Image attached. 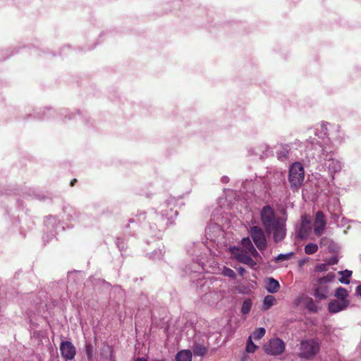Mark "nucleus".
I'll use <instances>...</instances> for the list:
<instances>
[{"label": "nucleus", "mask_w": 361, "mask_h": 361, "mask_svg": "<svg viewBox=\"0 0 361 361\" xmlns=\"http://www.w3.org/2000/svg\"><path fill=\"white\" fill-rule=\"evenodd\" d=\"M335 277L334 273H329L326 276L319 278L315 285L314 297L320 300L327 298L330 290L328 283L333 281Z\"/></svg>", "instance_id": "nucleus-2"}, {"label": "nucleus", "mask_w": 361, "mask_h": 361, "mask_svg": "<svg viewBox=\"0 0 361 361\" xmlns=\"http://www.w3.org/2000/svg\"><path fill=\"white\" fill-rule=\"evenodd\" d=\"M293 255V252H289L287 254H280L278 255V257L276 258V261H284V260H288L291 258V257Z\"/></svg>", "instance_id": "nucleus-26"}, {"label": "nucleus", "mask_w": 361, "mask_h": 361, "mask_svg": "<svg viewBox=\"0 0 361 361\" xmlns=\"http://www.w3.org/2000/svg\"><path fill=\"white\" fill-rule=\"evenodd\" d=\"M305 179V169L301 163H293L288 172V182L293 190H298L303 184Z\"/></svg>", "instance_id": "nucleus-1"}, {"label": "nucleus", "mask_w": 361, "mask_h": 361, "mask_svg": "<svg viewBox=\"0 0 361 361\" xmlns=\"http://www.w3.org/2000/svg\"><path fill=\"white\" fill-rule=\"evenodd\" d=\"M320 345L314 339L302 341L300 345L299 356L307 360H311L319 353Z\"/></svg>", "instance_id": "nucleus-3"}, {"label": "nucleus", "mask_w": 361, "mask_h": 361, "mask_svg": "<svg viewBox=\"0 0 361 361\" xmlns=\"http://www.w3.org/2000/svg\"><path fill=\"white\" fill-rule=\"evenodd\" d=\"M307 307H308L309 310L312 312L317 311V308L316 305L313 303L312 299H310V302L308 303Z\"/></svg>", "instance_id": "nucleus-30"}, {"label": "nucleus", "mask_w": 361, "mask_h": 361, "mask_svg": "<svg viewBox=\"0 0 361 361\" xmlns=\"http://www.w3.org/2000/svg\"><path fill=\"white\" fill-rule=\"evenodd\" d=\"M249 232L257 247L261 251L266 250L267 243L263 230L257 226H253Z\"/></svg>", "instance_id": "nucleus-5"}, {"label": "nucleus", "mask_w": 361, "mask_h": 361, "mask_svg": "<svg viewBox=\"0 0 361 361\" xmlns=\"http://www.w3.org/2000/svg\"><path fill=\"white\" fill-rule=\"evenodd\" d=\"M60 351L61 356L66 360H73L76 354V350L74 345L68 341H63L60 344Z\"/></svg>", "instance_id": "nucleus-9"}, {"label": "nucleus", "mask_w": 361, "mask_h": 361, "mask_svg": "<svg viewBox=\"0 0 361 361\" xmlns=\"http://www.w3.org/2000/svg\"><path fill=\"white\" fill-rule=\"evenodd\" d=\"M246 250L254 257H259V254L258 253V252L257 251V250L255 249V247H254L253 245L252 246H250Z\"/></svg>", "instance_id": "nucleus-28"}, {"label": "nucleus", "mask_w": 361, "mask_h": 361, "mask_svg": "<svg viewBox=\"0 0 361 361\" xmlns=\"http://www.w3.org/2000/svg\"><path fill=\"white\" fill-rule=\"evenodd\" d=\"M276 302L274 296L271 295H267L263 300L262 310L266 311L269 310Z\"/></svg>", "instance_id": "nucleus-14"}, {"label": "nucleus", "mask_w": 361, "mask_h": 361, "mask_svg": "<svg viewBox=\"0 0 361 361\" xmlns=\"http://www.w3.org/2000/svg\"><path fill=\"white\" fill-rule=\"evenodd\" d=\"M262 224L265 231H269L278 222H281L283 219L281 217H276L274 209L269 206H264L260 212Z\"/></svg>", "instance_id": "nucleus-4"}, {"label": "nucleus", "mask_w": 361, "mask_h": 361, "mask_svg": "<svg viewBox=\"0 0 361 361\" xmlns=\"http://www.w3.org/2000/svg\"><path fill=\"white\" fill-rule=\"evenodd\" d=\"M135 361H147V360L143 357H137L135 360Z\"/></svg>", "instance_id": "nucleus-36"}, {"label": "nucleus", "mask_w": 361, "mask_h": 361, "mask_svg": "<svg viewBox=\"0 0 361 361\" xmlns=\"http://www.w3.org/2000/svg\"><path fill=\"white\" fill-rule=\"evenodd\" d=\"M192 352L190 350H182L176 355V361H191Z\"/></svg>", "instance_id": "nucleus-13"}, {"label": "nucleus", "mask_w": 361, "mask_h": 361, "mask_svg": "<svg viewBox=\"0 0 361 361\" xmlns=\"http://www.w3.org/2000/svg\"><path fill=\"white\" fill-rule=\"evenodd\" d=\"M257 346L254 344L252 340V336H250L246 343V351L247 353H254Z\"/></svg>", "instance_id": "nucleus-23"}, {"label": "nucleus", "mask_w": 361, "mask_h": 361, "mask_svg": "<svg viewBox=\"0 0 361 361\" xmlns=\"http://www.w3.org/2000/svg\"><path fill=\"white\" fill-rule=\"evenodd\" d=\"M286 224L284 220H282L281 222H278L274 225L269 231H267L266 232L268 234L273 233L274 241L276 243H279L284 239L286 234Z\"/></svg>", "instance_id": "nucleus-7"}, {"label": "nucleus", "mask_w": 361, "mask_h": 361, "mask_svg": "<svg viewBox=\"0 0 361 361\" xmlns=\"http://www.w3.org/2000/svg\"><path fill=\"white\" fill-rule=\"evenodd\" d=\"M104 361H115L114 350L109 345L104 346Z\"/></svg>", "instance_id": "nucleus-15"}, {"label": "nucleus", "mask_w": 361, "mask_h": 361, "mask_svg": "<svg viewBox=\"0 0 361 361\" xmlns=\"http://www.w3.org/2000/svg\"><path fill=\"white\" fill-rule=\"evenodd\" d=\"M265 332L266 331L264 328H262V327L257 328L255 330V331L252 334V336H251L253 337L254 339H255V340H259L264 336Z\"/></svg>", "instance_id": "nucleus-22"}, {"label": "nucleus", "mask_w": 361, "mask_h": 361, "mask_svg": "<svg viewBox=\"0 0 361 361\" xmlns=\"http://www.w3.org/2000/svg\"><path fill=\"white\" fill-rule=\"evenodd\" d=\"M238 251L239 249L236 247L231 248L232 255H234V257L237 259L238 262L248 265L252 269H255L257 263L251 258V257L248 256L243 251Z\"/></svg>", "instance_id": "nucleus-8"}, {"label": "nucleus", "mask_w": 361, "mask_h": 361, "mask_svg": "<svg viewBox=\"0 0 361 361\" xmlns=\"http://www.w3.org/2000/svg\"><path fill=\"white\" fill-rule=\"evenodd\" d=\"M315 270H316L317 271H319V272L325 271H326V264H317V265L315 267Z\"/></svg>", "instance_id": "nucleus-29"}, {"label": "nucleus", "mask_w": 361, "mask_h": 361, "mask_svg": "<svg viewBox=\"0 0 361 361\" xmlns=\"http://www.w3.org/2000/svg\"><path fill=\"white\" fill-rule=\"evenodd\" d=\"M356 293H357V295H359L360 296H361V285H360V286H358L356 288Z\"/></svg>", "instance_id": "nucleus-34"}, {"label": "nucleus", "mask_w": 361, "mask_h": 361, "mask_svg": "<svg viewBox=\"0 0 361 361\" xmlns=\"http://www.w3.org/2000/svg\"><path fill=\"white\" fill-rule=\"evenodd\" d=\"M326 221L325 220L324 214L322 211H318L316 214L314 223V232L316 235H321L326 227Z\"/></svg>", "instance_id": "nucleus-10"}, {"label": "nucleus", "mask_w": 361, "mask_h": 361, "mask_svg": "<svg viewBox=\"0 0 361 361\" xmlns=\"http://www.w3.org/2000/svg\"><path fill=\"white\" fill-rule=\"evenodd\" d=\"M341 274L343 276L339 279L340 282L345 284H348L350 283V277L351 276L352 271L345 270V271H340Z\"/></svg>", "instance_id": "nucleus-21"}, {"label": "nucleus", "mask_w": 361, "mask_h": 361, "mask_svg": "<svg viewBox=\"0 0 361 361\" xmlns=\"http://www.w3.org/2000/svg\"><path fill=\"white\" fill-rule=\"evenodd\" d=\"M334 295L338 298V300L348 301L346 299L348 295V293L345 288L338 287L336 288Z\"/></svg>", "instance_id": "nucleus-18"}, {"label": "nucleus", "mask_w": 361, "mask_h": 361, "mask_svg": "<svg viewBox=\"0 0 361 361\" xmlns=\"http://www.w3.org/2000/svg\"><path fill=\"white\" fill-rule=\"evenodd\" d=\"M238 271L240 276H243L245 272V269L240 267L238 269Z\"/></svg>", "instance_id": "nucleus-33"}, {"label": "nucleus", "mask_w": 361, "mask_h": 361, "mask_svg": "<svg viewBox=\"0 0 361 361\" xmlns=\"http://www.w3.org/2000/svg\"><path fill=\"white\" fill-rule=\"evenodd\" d=\"M222 274L224 276H228L231 279H235L236 276L235 273L233 269L226 267H224L222 270Z\"/></svg>", "instance_id": "nucleus-24"}, {"label": "nucleus", "mask_w": 361, "mask_h": 361, "mask_svg": "<svg viewBox=\"0 0 361 361\" xmlns=\"http://www.w3.org/2000/svg\"><path fill=\"white\" fill-rule=\"evenodd\" d=\"M77 179L76 178H73V180H71V183H70V185L71 186H74L75 184L77 183Z\"/></svg>", "instance_id": "nucleus-35"}, {"label": "nucleus", "mask_w": 361, "mask_h": 361, "mask_svg": "<svg viewBox=\"0 0 361 361\" xmlns=\"http://www.w3.org/2000/svg\"><path fill=\"white\" fill-rule=\"evenodd\" d=\"M252 307V301L250 299H247L243 301L242 307H241V312L244 314H247L250 312Z\"/></svg>", "instance_id": "nucleus-19"}, {"label": "nucleus", "mask_w": 361, "mask_h": 361, "mask_svg": "<svg viewBox=\"0 0 361 361\" xmlns=\"http://www.w3.org/2000/svg\"><path fill=\"white\" fill-rule=\"evenodd\" d=\"M280 289L279 281L274 278H268L267 280L266 290L270 293H276Z\"/></svg>", "instance_id": "nucleus-12"}, {"label": "nucleus", "mask_w": 361, "mask_h": 361, "mask_svg": "<svg viewBox=\"0 0 361 361\" xmlns=\"http://www.w3.org/2000/svg\"><path fill=\"white\" fill-rule=\"evenodd\" d=\"M241 244L246 250L252 245V243L248 237L243 238L241 240Z\"/></svg>", "instance_id": "nucleus-27"}, {"label": "nucleus", "mask_w": 361, "mask_h": 361, "mask_svg": "<svg viewBox=\"0 0 361 361\" xmlns=\"http://www.w3.org/2000/svg\"><path fill=\"white\" fill-rule=\"evenodd\" d=\"M318 250V246L315 243H308L305 246V252L307 255H313Z\"/></svg>", "instance_id": "nucleus-20"}, {"label": "nucleus", "mask_w": 361, "mask_h": 361, "mask_svg": "<svg viewBox=\"0 0 361 361\" xmlns=\"http://www.w3.org/2000/svg\"><path fill=\"white\" fill-rule=\"evenodd\" d=\"M264 351L269 355H281L285 349V343L278 338L270 339L269 341L264 345Z\"/></svg>", "instance_id": "nucleus-6"}, {"label": "nucleus", "mask_w": 361, "mask_h": 361, "mask_svg": "<svg viewBox=\"0 0 361 361\" xmlns=\"http://www.w3.org/2000/svg\"><path fill=\"white\" fill-rule=\"evenodd\" d=\"M329 241V239L326 237H324L320 240V245H326L328 242Z\"/></svg>", "instance_id": "nucleus-32"}, {"label": "nucleus", "mask_w": 361, "mask_h": 361, "mask_svg": "<svg viewBox=\"0 0 361 361\" xmlns=\"http://www.w3.org/2000/svg\"><path fill=\"white\" fill-rule=\"evenodd\" d=\"M208 352L206 346L202 344H195L193 346V354L195 356L203 357Z\"/></svg>", "instance_id": "nucleus-16"}, {"label": "nucleus", "mask_w": 361, "mask_h": 361, "mask_svg": "<svg viewBox=\"0 0 361 361\" xmlns=\"http://www.w3.org/2000/svg\"><path fill=\"white\" fill-rule=\"evenodd\" d=\"M309 224H310L309 221L305 223V221L304 220L302 221V224L298 230V236L300 238L303 239L308 235L309 230L310 228L309 226Z\"/></svg>", "instance_id": "nucleus-17"}, {"label": "nucleus", "mask_w": 361, "mask_h": 361, "mask_svg": "<svg viewBox=\"0 0 361 361\" xmlns=\"http://www.w3.org/2000/svg\"><path fill=\"white\" fill-rule=\"evenodd\" d=\"M289 153V148L288 146H286L285 147H283L282 150L277 152V155L279 159H286L288 157V154Z\"/></svg>", "instance_id": "nucleus-25"}, {"label": "nucleus", "mask_w": 361, "mask_h": 361, "mask_svg": "<svg viewBox=\"0 0 361 361\" xmlns=\"http://www.w3.org/2000/svg\"><path fill=\"white\" fill-rule=\"evenodd\" d=\"M87 356L89 359L92 357V346L90 344L86 345Z\"/></svg>", "instance_id": "nucleus-31"}, {"label": "nucleus", "mask_w": 361, "mask_h": 361, "mask_svg": "<svg viewBox=\"0 0 361 361\" xmlns=\"http://www.w3.org/2000/svg\"><path fill=\"white\" fill-rule=\"evenodd\" d=\"M152 361H166V360H157V359H154Z\"/></svg>", "instance_id": "nucleus-37"}, {"label": "nucleus", "mask_w": 361, "mask_h": 361, "mask_svg": "<svg viewBox=\"0 0 361 361\" xmlns=\"http://www.w3.org/2000/svg\"><path fill=\"white\" fill-rule=\"evenodd\" d=\"M350 305V301L333 300L329 303L328 310L335 314L345 310Z\"/></svg>", "instance_id": "nucleus-11"}]
</instances>
